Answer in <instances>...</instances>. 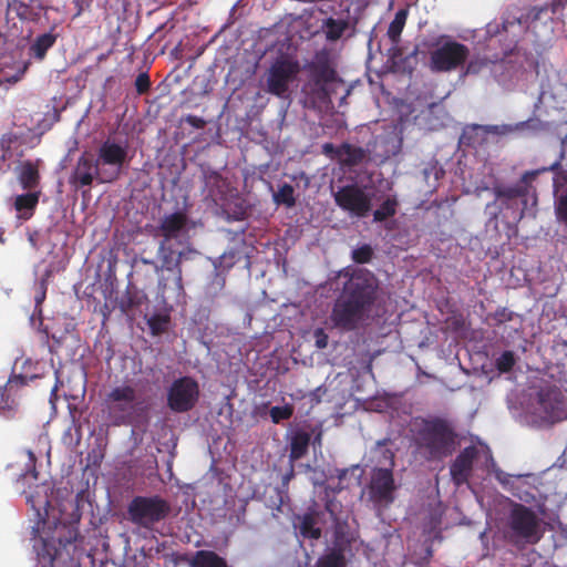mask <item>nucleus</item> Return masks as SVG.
I'll return each mask as SVG.
<instances>
[{"mask_svg": "<svg viewBox=\"0 0 567 567\" xmlns=\"http://www.w3.org/2000/svg\"><path fill=\"white\" fill-rule=\"evenodd\" d=\"M381 299L378 278L367 269L354 270L343 282L329 320L341 332H352L368 324Z\"/></svg>", "mask_w": 567, "mask_h": 567, "instance_id": "nucleus-1", "label": "nucleus"}, {"mask_svg": "<svg viewBox=\"0 0 567 567\" xmlns=\"http://www.w3.org/2000/svg\"><path fill=\"white\" fill-rule=\"evenodd\" d=\"M414 444L430 462H440L456 450L457 433L451 421L440 416L422 419L413 430Z\"/></svg>", "mask_w": 567, "mask_h": 567, "instance_id": "nucleus-2", "label": "nucleus"}, {"mask_svg": "<svg viewBox=\"0 0 567 567\" xmlns=\"http://www.w3.org/2000/svg\"><path fill=\"white\" fill-rule=\"evenodd\" d=\"M109 417L115 425H128L141 402L137 401V392L130 384H121L112 388L104 399Z\"/></svg>", "mask_w": 567, "mask_h": 567, "instance_id": "nucleus-3", "label": "nucleus"}, {"mask_svg": "<svg viewBox=\"0 0 567 567\" xmlns=\"http://www.w3.org/2000/svg\"><path fill=\"white\" fill-rule=\"evenodd\" d=\"M169 513V503L158 495L135 496L127 507L130 520L148 529L164 520Z\"/></svg>", "mask_w": 567, "mask_h": 567, "instance_id": "nucleus-4", "label": "nucleus"}, {"mask_svg": "<svg viewBox=\"0 0 567 567\" xmlns=\"http://www.w3.org/2000/svg\"><path fill=\"white\" fill-rule=\"evenodd\" d=\"M95 159L101 171L105 172V178L109 183L117 181L123 167L130 161L127 141L117 142L106 138L97 147Z\"/></svg>", "mask_w": 567, "mask_h": 567, "instance_id": "nucleus-5", "label": "nucleus"}, {"mask_svg": "<svg viewBox=\"0 0 567 567\" xmlns=\"http://www.w3.org/2000/svg\"><path fill=\"white\" fill-rule=\"evenodd\" d=\"M312 85L311 93L320 102L330 100L328 85L337 81L338 74L331 64L329 53L317 52L313 60L306 65Z\"/></svg>", "mask_w": 567, "mask_h": 567, "instance_id": "nucleus-6", "label": "nucleus"}, {"mask_svg": "<svg viewBox=\"0 0 567 567\" xmlns=\"http://www.w3.org/2000/svg\"><path fill=\"white\" fill-rule=\"evenodd\" d=\"M470 55L468 48L455 40H447L430 53V69L434 72H451L463 66Z\"/></svg>", "mask_w": 567, "mask_h": 567, "instance_id": "nucleus-7", "label": "nucleus"}, {"mask_svg": "<svg viewBox=\"0 0 567 567\" xmlns=\"http://www.w3.org/2000/svg\"><path fill=\"white\" fill-rule=\"evenodd\" d=\"M94 182L99 184L109 183L105 178V172L101 171L95 155L90 151H84L79 158L69 176V184L75 189L86 193Z\"/></svg>", "mask_w": 567, "mask_h": 567, "instance_id": "nucleus-8", "label": "nucleus"}, {"mask_svg": "<svg viewBox=\"0 0 567 567\" xmlns=\"http://www.w3.org/2000/svg\"><path fill=\"white\" fill-rule=\"evenodd\" d=\"M198 399L199 385L192 377H181L174 380L167 391V406L176 413L193 410Z\"/></svg>", "mask_w": 567, "mask_h": 567, "instance_id": "nucleus-9", "label": "nucleus"}, {"mask_svg": "<svg viewBox=\"0 0 567 567\" xmlns=\"http://www.w3.org/2000/svg\"><path fill=\"white\" fill-rule=\"evenodd\" d=\"M527 205L526 192L522 185L513 187H497L496 200L493 205L488 204L487 208L497 206L503 218L508 223L519 221L524 216V208Z\"/></svg>", "mask_w": 567, "mask_h": 567, "instance_id": "nucleus-10", "label": "nucleus"}, {"mask_svg": "<svg viewBox=\"0 0 567 567\" xmlns=\"http://www.w3.org/2000/svg\"><path fill=\"white\" fill-rule=\"evenodd\" d=\"M299 73V64L286 58L276 60L267 74L266 91L277 97L285 99L288 96L289 84Z\"/></svg>", "mask_w": 567, "mask_h": 567, "instance_id": "nucleus-11", "label": "nucleus"}, {"mask_svg": "<svg viewBox=\"0 0 567 567\" xmlns=\"http://www.w3.org/2000/svg\"><path fill=\"white\" fill-rule=\"evenodd\" d=\"M196 254L194 248L187 247L182 250H175L172 243L161 241L157 249L158 260L161 262L156 270H165L172 274L175 289L183 290L182 261L188 259V255Z\"/></svg>", "mask_w": 567, "mask_h": 567, "instance_id": "nucleus-12", "label": "nucleus"}, {"mask_svg": "<svg viewBox=\"0 0 567 567\" xmlns=\"http://www.w3.org/2000/svg\"><path fill=\"white\" fill-rule=\"evenodd\" d=\"M336 204L357 217H365L371 210V198L362 187L350 184L339 187L333 194Z\"/></svg>", "mask_w": 567, "mask_h": 567, "instance_id": "nucleus-13", "label": "nucleus"}, {"mask_svg": "<svg viewBox=\"0 0 567 567\" xmlns=\"http://www.w3.org/2000/svg\"><path fill=\"white\" fill-rule=\"evenodd\" d=\"M395 489L392 468L378 467L373 470L369 484V496L374 504L382 506L392 504Z\"/></svg>", "mask_w": 567, "mask_h": 567, "instance_id": "nucleus-14", "label": "nucleus"}, {"mask_svg": "<svg viewBox=\"0 0 567 567\" xmlns=\"http://www.w3.org/2000/svg\"><path fill=\"white\" fill-rule=\"evenodd\" d=\"M532 120L516 123V124H502V125H472L467 126L461 136V143L465 146L477 147L481 146L487 134L506 135L516 131L524 130L528 126Z\"/></svg>", "mask_w": 567, "mask_h": 567, "instance_id": "nucleus-15", "label": "nucleus"}, {"mask_svg": "<svg viewBox=\"0 0 567 567\" xmlns=\"http://www.w3.org/2000/svg\"><path fill=\"white\" fill-rule=\"evenodd\" d=\"M538 417L547 423H556L567 417L564 394L558 389H549L539 393Z\"/></svg>", "mask_w": 567, "mask_h": 567, "instance_id": "nucleus-16", "label": "nucleus"}, {"mask_svg": "<svg viewBox=\"0 0 567 567\" xmlns=\"http://www.w3.org/2000/svg\"><path fill=\"white\" fill-rule=\"evenodd\" d=\"M509 539L517 546L532 542V509L516 504L509 516Z\"/></svg>", "mask_w": 567, "mask_h": 567, "instance_id": "nucleus-17", "label": "nucleus"}, {"mask_svg": "<svg viewBox=\"0 0 567 567\" xmlns=\"http://www.w3.org/2000/svg\"><path fill=\"white\" fill-rule=\"evenodd\" d=\"M357 542L354 533L346 520L336 519L333 523L331 546L328 547L327 553L336 554L348 563L354 556L352 550L353 544Z\"/></svg>", "mask_w": 567, "mask_h": 567, "instance_id": "nucleus-18", "label": "nucleus"}, {"mask_svg": "<svg viewBox=\"0 0 567 567\" xmlns=\"http://www.w3.org/2000/svg\"><path fill=\"white\" fill-rule=\"evenodd\" d=\"M475 445L464 447L450 465L451 480L456 486L468 483L472 476L474 461L478 456Z\"/></svg>", "mask_w": 567, "mask_h": 567, "instance_id": "nucleus-19", "label": "nucleus"}, {"mask_svg": "<svg viewBox=\"0 0 567 567\" xmlns=\"http://www.w3.org/2000/svg\"><path fill=\"white\" fill-rule=\"evenodd\" d=\"M187 226L188 216L185 210L165 214L156 227L155 236L162 237V241L172 243L173 239H177L187 231Z\"/></svg>", "mask_w": 567, "mask_h": 567, "instance_id": "nucleus-20", "label": "nucleus"}, {"mask_svg": "<svg viewBox=\"0 0 567 567\" xmlns=\"http://www.w3.org/2000/svg\"><path fill=\"white\" fill-rule=\"evenodd\" d=\"M49 6L42 0H29L28 3L21 0L8 2L7 14L16 16L22 21L38 22L42 13H47Z\"/></svg>", "mask_w": 567, "mask_h": 567, "instance_id": "nucleus-21", "label": "nucleus"}, {"mask_svg": "<svg viewBox=\"0 0 567 567\" xmlns=\"http://www.w3.org/2000/svg\"><path fill=\"white\" fill-rule=\"evenodd\" d=\"M41 159H27L16 167L17 179L23 190H41Z\"/></svg>", "mask_w": 567, "mask_h": 567, "instance_id": "nucleus-22", "label": "nucleus"}, {"mask_svg": "<svg viewBox=\"0 0 567 567\" xmlns=\"http://www.w3.org/2000/svg\"><path fill=\"white\" fill-rule=\"evenodd\" d=\"M529 475H511L503 471L496 472V478L519 501L529 503L532 501V485L527 478Z\"/></svg>", "mask_w": 567, "mask_h": 567, "instance_id": "nucleus-23", "label": "nucleus"}, {"mask_svg": "<svg viewBox=\"0 0 567 567\" xmlns=\"http://www.w3.org/2000/svg\"><path fill=\"white\" fill-rule=\"evenodd\" d=\"M28 384V378L22 374H13L9 378L4 385H0V415L9 417L12 416L17 403L11 394L14 389H20Z\"/></svg>", "mask_w": 567, "mask_h": 567, "instance_id": "nucleus-24", "label": "nucleus"}, {"mask_svg": "<svg viewBox=\"0 0 567 567\" xmlns=\"http://www.w3.org/2000/svg\"><path fill=\"white\" fill-rule=\"evenodd\" d=\"M41 190H25L23 194H19L13 199V208L19 220H29L33 217L38 207Z\"/></svg>", "mask_w": 567, "mask_h": 567, "instance_id": "nucleus-25", "label": "nucleus"}, {"mask_svg": "<svg viewBox=\"0 0 567 567\" xmlns=\"http://www.w3.org/2000/svg\"><path fill=\"white\" fill-rule=\"evenodd\" d=\"M204 192H206L207 197L212 198L215 203L223 200L228 193V182L216 171H205Z\"/></svg>", "mask_w": 567, "mask_h": 567, "instance_id": "nucleus-26", "label": "nucleus"}, {"mask_svg": "<svg viewBox=\"0 0 567 567\" xmlns=\"http://www.w3.org/2000/svg\"><path fill=\"white\" fill-rule=\"evenodd\" d=\"M147 301V295L130 282L124 293L117 300V307L122 313L128 315L138 310Z\"/></svg>", "mask_w": 567, "mask_h": 567, "instance_id": "nucleus-27", "label": "nucleus"}, {"mask_svg": "<svg viewBox=\"0 0 567 567\" xmlns=\"http://www.w3.org/2000/svg\"><path fill=\"white\" fill-rule=\"evenodd\" d=\"M52 27L49 32L39 34L29 47V55L38 61H42L48 51L55 44L59 34L54 32Z\"/></svg>", "mask_w": 567, "mask_h": 567, "instance_id": "nucleus-28", "label": "nucleus"}, {"mask_svg": "<svg viewBox=\"0 0 567 567\" xmlns=\"http://www.w3.org/2000/svg\"><path fill=\"white\" fill-rule=\"evenodd\" d=\"M349 27L350 22L348 19H334L329 17L322 21V31L324 37L331 42L341 39Z\"/></svg>", "mask_w": 567, "mask_h": 567, "instance_id": "nucleus-29", "label": "nucleus"}, {"mask_svg": "<svg viewBox=\"0 0 567 567\" xmlns=\"http://www.w3.org/2000/svg\"><path fill=\"white\" fill-rule=\"evenodd\" d=\"M190 567H229L227 561L213 550H198L189 561Z\"/></svg>", "mask_w": 567, "mask_h": 567, "instance_id": "nucleus-30", "label": "nucleus"}, {"mask_svg": "<svg viewBox=\"0 0 567 567\" xmlns=\"http://www.w3.org/2000/svg\"><path fill=\"white\" fill-rule=\"evenodd\" d=\"M409 16V9L402 8L395 12L394 19L391 21L388 28V38L393 45H398L401 40L402 31L405 27Z\"/></svg>", "mask_w": 567, "mask_h": 567, "instance_id": "nucleus-31", "label": "nucleus"}, {"mask_svg": "<svg viewBox=\"0 0 567 567\" xmlns=\"http://www.w3.org/2000/svg\"><path fill=\"white\" fill-rule=\"evenodd\" d=\"M341 157L340 161L347 166H355L363 162L367 156L365 151L360 146H353L349 143L340 145Z\"/></svg>", "mask_w": 567, "mask_h": 567, "instance_id": "nucleus-32", "label": "nucleus"}, {"mask_svg": "<svg viewBox=\"0 0 567 567\" xmlns=\"http://www.w3.org/2000/svg\"><path fill=\"white\" fill-rule=\"evenodd\" d=\"M310 439V434L307 432L295 433L290 442L289 457L291 461H298L306 455Z\"/></svg>", "mask_w": 567, "mask_h": 567, "instance_id": "nucleus-33", "label": "nucleus"}, {"mask_svg": "<svg viewBox=\"0 0 567 567\" xmlns=\"http://www.w3.org/2000/svg\"><path fill=\"white\" fill-rule=\"evenodd\" d=\"M299 530L305 538L319 539L321 537V528L317 526V517L313 513H306L300 517Z\"/></svg>", "mask_w": 567, "mask_h": 567, "instance_id": "nucleus-34", "label": "nucleus"}, {"mask_svg": "<svg viewBox=\"0 0 567 567\" xmlns=\"http://www.w3.org/2000/svg\"><path fill=\"white\" fill-rule=\"evenodd\" d=\"M62 553L60 548H56L51 542L44 540L43 547L38 554L39 565L41 567H55Z\"/></svg>", "mask_w": 567, "mask_h": 567, "instance_id": "nucleus-35", "label": "nucleus"}, {"mask_svg": "<svg viewBox=\"0 0 567 567\" xmlns=\"http://www.w3.org/2000/svg\"><path fill=\"white\" fill-rule=\"evenodd\" d=\"M274 200L278 205L282 204L289 208L293 207L296 205L293 186L285 183L279 187L278 192L274 194Z\"/></svg>", "mask_w": 567, "mask_h": 567, "instance_id": "nucleus-36", "label": "nucleus"}, {"mask_svg": "<svg viewBox=\"0 0 567 567\" xmlns=\"http://www.w3.org/2000/svg\"><path fill=\"white\" fill-rule=\"evenodd\" d=\"M168 324L169 317L166 315H153L147 319V326L154 337L165 333L168 329Z\"/></svg>", "mask_w": 567, "mask_h": 567, "instance_id": "nucleus-37", "label": "nucleus"}, {"mask_svg": "<svg viewBox=\"0 0 567 567\" xmlns=\"http://www.w3.org/2000/svg\"><path fill=\"white\" fill-rule=\"evenodd\" d=\"M396 212V200L388 198L385 199L381 206L374 210L373 218L375 221H383L395 215Z\"/></svg>", "mask_w": 567, "mask_h": 567, "instance_id": "nucleus-38", "label": "nucleus"}, {"mask_svg": "<svg viewBox=\"0 0 567 567\" xmlns=\"http://www.w3.org/2000/svg\"><path fill=\"white\" fill-rule=\"evenodd\" d=\"M515 28H518L520 30H524L526 31L528 28H529V24H528V17H525L522 14L519 17H508L506 18L504 21H503V30L505 32H511L513 33L514 35L516 34L515 32Z\"/></svg>", "mask_w": 567, "mask_h": 567, "instance_id": "nucleus-39", "label": "nucleus"}, {"mask_svg": "<svg viewBox=\"0 0 567 567\" xmlns=\"http://www.w3.org/2000/svg\"><path fill=\"white\" fill-rule=\"evenodd\" d=\"M348 559L336 554L324 553L316 563L315 567H347Z\"/></svg>", "mask_w": 567, "mask_h": 567, "instance_id": "nucleus-40", "label": "nucleus"}, {"mask_svg": "<svg viewBox=\"0 0 567 567\" xmlns=\"http://www.w3.org/2000/svg\"><path fill=\"white\" fill-rule=\"evenodd\" d=\"M516 363L515 354L513 351H504L495 361V367L501 373H508L512 371Z\"/></svg>", "mask_w": 567, "mask_h": 567, "instance_id": "nucleus-41", "label": "nucleus"}, {"mask_svg": "<svg viewBox=\"0 0 567 567\" xmlns=\"http://www.w3.org/2000/svg\"><path fill=\"white\" fill-rule=\"evenodd\" d=\"M271 421L279 424L282 421L289 420L293 414V406L286 404L282 406H272L269 411Z\"/></svg>", "mask_w": 567, "mask_h": 567, "instance_id": "nucleus-42", "label": "nucleus"}, {"mask_svg": "<svg viewBox=\"0 0 567 567\" xmlns=\"http://www.w3.org/2000/svg\"><path fill=\"white\" fill-rule=\"evenodd\" d=\"M374 251L372 247L364 244L352 250V259L357 264H368L372 260Z\"/></svg>", "mask_w": 567, "mask_h": 567, "instance_id": "nucleus-43", "label": "nucleus"}, {"mask_svg": "<svg viewBox=\"0 0 567 567\" xmlns=\"http://www.w3.org/2000/svg\"><path fill=\"white\" fill-rule=\"evenodd\" d=\"M390 440L384 439L377 442V451L380 452L382 455L384 462L389 464V468H391L394 465V453L388 447V443Z\"/></svg>", "mask_w": 567, "mask_h": 567, "instance_id": "nucleus-44", "label": "nucleus"}, {"mask_svg": "<svg viewBox=\"0 0 567 567\" xmlns=\"http://www.w3.org/2000/svg\"><path fill=\"white\" fill-rule=\"evenodd\" d=\"M556 216L559 221L567 226V193L560 195L557 200Z\"/></svg>", "mask_w": 567, "mask_h": 567, "instance_id": "nucleus-45", "label": "nucleus"}, {"mask_svg": "<svg viewBox=\"0 0 567 567\" xmlns=\"http://www.w3.org/2000/svg\"><path fill=\"white\" fill-rule=\"evenodd\" d=\"M18 142V137L12 134V133H8V134H4L2 137H1V142H0V145H1V148H2V152H3V157H12V152H11V147H12V144L17 143Z\"/></svg>", "mask_w": 567, "mask_h": 567, "instance_id": "nucleus-46", "label": "nucleus"}, {"mask_svg": "<svg viewBox=\"0 0 567 567\" xmlns=\"http://www.w3.org/2000/svg\"><path fill=\"white\" fill-rule=\"evenodd\" d=\"M135 89L138 94H145L151 89V80L147 73H140L135 79Z\"/></svg>", "mask_w": 567, "mask_h": 567, "instance_id": "nucleus-47", "label": "nucleus"}, {"mask_svg": "<svg viewBox=\"0 0 567 567\" xmlns=\"http://www.w3.org/2000/svg\"><path fill=\"white\" fill-rule=\"evenodd\" d=\"M488 60L485 58L472 59L466 65L467 74H477L484 66H486Z\"/></svg>", "mask_w": 567, "mask_h": 567, "instance_id": "nucleus-48", "label": "nucleus"}, {"mask_svg": "<svg viewBox=\"0 0 567 567\" xmlns=\"http://www.w3.org/2000/svg\"><path fill=\"white\" fill-rule=\"evenodd\" d=\"M27 453H28V458H29V461L27 463L28 470L25 471V473L22 474V476L24 478H27L28 475H31L34 480H37L38 478V472L35 468L37 457L31 450H29Z\"/></svg>", "mask_w": 567, "mask_h": 567, "instance_id": "nucleus-49", "label": "nucleus"}, {"mask_svg": "<svg viewBox=\"0 0 567 567\" xmlns=\"http://www.w3.org/2000/svg\"><path fill=\"white\" fill-rule=\"evenodd\" d=\"M313 337L318 349H326L328 347L329 337L322 328H317L313 331Z\"/></svg>", "mask_w": 567, "mask_h": 567, "instance_id": "nucleus-50", "label": "nucleus"}, {"mask_svg": "<svg viewBox=\"0 0 567 567\" xmlns=\"http://www.w3.org/2000/svg\"><path fill=\"white\" fill-rule=\"evenodd\" d=\"M322 153L332 158L337 157L340 159L341 157L340 146H334L332 143H324L322 145Z\"/></svg>", "mask_w": 567, "mask_h": 567, "instance_id": "nucleus-51", "label": "nucleus"}, {"mask_svg": "<svg viewBox=\"0 0 567 567\" xmlns=\"http://www.w3.org/2000/svg\"><path fill=\"white\" fill-rule=\"evenodd\" d=\"M185 122L197 130L204 128L206 125V121L203 117L193 114L187 115Z\"/></svg>", "mask_w": 567, "mask_h": 567, "instance_id": "nucleus-52", "label": "nucleus"}, {"mask_svg": "<svg viewBox=\"0 0 567 567\" xmlns=\"http://www.w3.org/2000/svg\"><path fill=\"white\" fill-rule=\"evenodd\" d=\"M92 0H74V6L76 8L75 17L82 14L84 10H87L91 7Z\"/></svg>", "mask_w": 567, "mask_h": 567, "instance_id": "nucleus-53", "label": "nucleus"}, {"mask_svg": "<svg viewBox=\"0 0 567 567\" xmlns=\"http://www.w3.org/2000/svg\"><path fill=\"white\" fill-rule=\"evenodd\" d=\"M564 182H566V176H561L558 173H555L553 176V190L554 194L557 195L559 192V188L563 186Z\"/></svg>", "mask_w": 567, "mask_h": 567, "instance_id": "nucleus-54", "label": "nucleus"}, {"mask_svg": "<svg viewBox=\"0 0 567 567\" xmlns=\"http://www.w3.org/2000/svg\"><path fill=\"white\" fill-rule=\"evenodd\" d=\"M45 295H47V288H45V285L42 284L41 290L37 293L35 298H34L37 307L40 306L44 301Z\"/></svg>", "mask_w": 567, "mask_h": 567, "instance_id": "nucleus-55", "label": "nucleus"}, {"mask_svg": "<svg viewBox=\"0 0 567 567\" xmlns=\"http://www.w3.org/2000/svg\"><path fill=\"white\" fill-rule=\"evenodd\" d=\"M115 309V306L110 307L107 303H105L102 308V313L104 319H107L111 315V312Z\"/></svg>", "mask_w": 567, "mask_h": 567, "instance_id": "nucleus-56", "label": "nucleus"}, {"mask_svg": "<svg viewBox=\"0 0 567 567\" xmlns=\"http://www.w3.org/2000/svg\"><path fill=\"white\" fill-rule=\"evenodd\" d=\"M523 182L528 185L529 182L532 181V171H526L524 174H523V177H522Z\"/></svg>", "mask_w": 567, "mask_h": 567, "instance_id": "nucleus-57", "label": "nucleus"}, {"mask_svg": "<svg viewBox=\"0 0 567 567\" xmlns=\"http://www.w3.org/2000/svg\"><path fill=\"white\" fill-rule=\"evenodd\" d=\"M4 44H6V39L0 33V59L3 56V53H4Z\"/></svg>", "mask_w": 567, "mask_h": 567, "instance_id": "nucleus-58", "label": "nucleus"}, {"mask_svg": "<svg viewBox=\"0 0 567 567\" xmlns=\"http://www.w3.org/2000/svg\"><path fill=\"white\" fill-rule=\"evenodd\" d=\"M167 281H168V278H161V279H159L158 285H159V287H161L163 290H165V289L167 288V286H168Z\"/></svg>", "mask_w": 567, "mask_h": 567, "instance_id": "nucleus-59", "label": "nucleus"}, {"mask_svg": "<svg viewBox=\"0 0 567 567\" xmlns=\"http://www.w3.org/2000/svg\"><path fill=\"white\" fill-rule=\"evenodd\" d=\"M533 528H534V544H535L537 542V539H538V537H536V535H537V522H536L535 517H534Z\"/></svg>", "mask_w": 567, "mask_h": 567, "instance_id": "nucleus-60", "label": "nucleus"}, {"mask_svg": "<svg viewBox=\"0 0 567 567\" xmlns=\"http://www.w3.org/2000/svg\"><path fill=\"white\" fill-rule=\"evenodd\" d=\"M559 166H560L559 162H558V161H556V162L551 165L550 169H555L556 167H559Z\"/></svg>", "mask_w": 567, "mask_h": 567, "instance_id": "nucleus-61", "label": "nucleus"}, {"mask_svg": "<svg viewBox=\"0 0 567 567\" xmlns=\"http://www.w3.org/2000/svg\"><path fill=\"white\" fill-rule=\"evenodd\" d=\"M417 51H419V49H417V47H416V48L414 49V51L411 53V55H416V54H417Z\"/></svg>", "mask_w": 567, "mask_h": 567, "instance_id": "nucleus-62", "label": "nucleus"}, {"mask_svg": "<svg viewBox=\"0 0 567 567\" xmlns=\"http://www.w3.org/2000/svg\"><path fill=\"white\" fill-rule=\"evenodd\" d=\"M30 241L32 243L33 246H35L34 238H32V236H30Z\"/></svg>", "mask_w": 567, "mask_h": 567, "instance_id": "nucleus-63", "label": "nucleus"}, {"mask_svg": "<svg viewBox=\"0 0 567 567\" xmlns=\"http://www.w3.org/2000/svg\"><path fill=\"white\" fill-rule=\"evenodd\" d=\"M537 174H538V171L534 169V173H533L534 178L536 177Z\"/></svg>", "mask_w": 567, "mask_h": 567, "instance_id": "nucleus-64", "label": "nucleus"}]
</instances>
